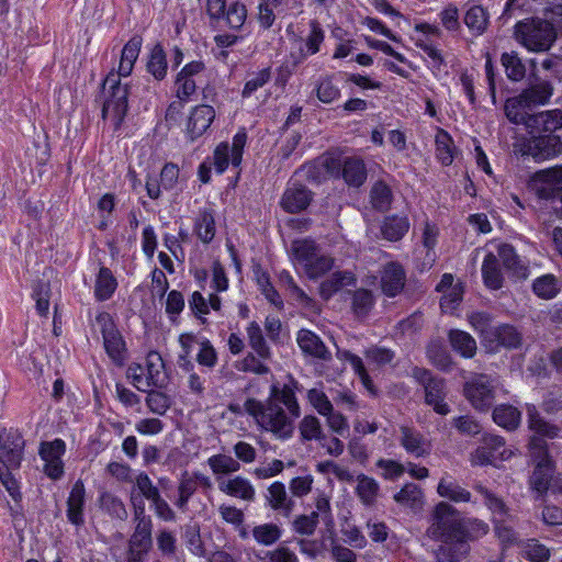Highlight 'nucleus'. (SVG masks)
<instances>
[{
  "label": "nucleus",
  "instance_id": "obj_26",
  "mask_svg": "<svg viewBox=\"0 0 562 562\" xmlns=\"http://www.w3.org/2000/svg\"><path fill=\"white\" fill-rule=\"evenodd\" d=\"M86 504V488L83 482L78 480L71 487L67 499V519L76 526L85 522L83 508Z\"/></svg>",
  "mask_w": 562,
  "mask_h": 562
},
{
  "label": "nucleus",
  "instance_id": "obj_33",
  "mask_svg": "<svg viewBox=\"0 0 562 562\" xmlns=\"http://www.w3.org/2000/svg\"><path fill=\"white\" fill-rule=\"evenodd\" d=\"M409 227L406 215H389L382 222L381 234L389 241H398L407 234Z\"/></svg>",
  "mask_w": 562,
  "mask_h": 562
},
{
  "label": "nucleus",
  "instance_id": "obj_24",
  "mask_svg": "<svg viewBox=\"0 0 562 562\" xmlns=\"http://www.w3.org/2000/svg\"><path fill=\"white\" fill-rule=\"evenodd\" d=\"M268 506L284 517H289L294 508V501L288 495L285 485L279 481L273 482L265 494Z\"/></svg>",
  "mask_w": 562,
  "mask_h": 562
},
{
  "label": "nucleus",
  "instance_id": "obj_13",
  "mask_svg": "<svg viewBox=\"0 0 562 562\" xmlns=\"http://www.w3.org/2000/svg\"><path fill=\"white\" fill-rule=\"evenodd\" d=\"M555 469L551 457H541L535 462V468L529 476V488L535 494L536 501H543L548 494Z\"/></svg>",
  "mask_w": 562,
  "mask_h": 562
},
{
  "label": "nucleus",
  "instance_id": "obj_37",
  "mask_svg": "<svg viewBox=\"0 0 562 562\" xmlns=\"http://www.w3.org/2000/svg\"><path fill=\"white\" fill-rule=\"evenodd\" d=\"M437 492L441 497L448 498L454 503L471 502V493L448 474L442 476L439 481Z\"/></svg>",
  "mask_w": 562,
  "mask_h": 562
},
{
  "label": "nucleus",
  "instance_id": "obj_6",
  "mask_svg": "<svg viewBox=\"0 0 562 562\" xmlns=\"http://www.w3.org/2000/svg\"><path fill=\"white\" fill-rule=\"evenodd\" d=\"M463 390L464 396L475 409L487 411L502 391V382L497 374L472 373Z\"/></svg>",
  "mask_w": 562,
  "mask_h": 562
},
{
  "label": "nucleus",
  "instance_id": "obj_55",
  "mask_svg": "<svg viewBox=\"0 0 562 562\" xmlns=\"http://www.w3.org/2000/svg\"><path fill=\"white\" fill-rule=\"evenodd\" d=\"M315 90L317 99L323 103H333L340 98V88L334 82L333 76L319 78Z\"/></svg>",
  "mask_w": 562,
  "mask_h": 562
},
{
  "label": "nucleus",
  "instance_id": "obj_12",
  "mask_svg": "<svg viewBox=\"0 0 562 562\" xmlns=\"http://www.w3.org/2000/svg\"><path fill=\"white\" fill-rule=\"evenodd\" d=\"M65 452L66 443L60 438L41 442L38 454L44 461V473L49 479L59 480L64 475L63 456Z\"/></svg>",
  "mask_w": 562,
  "mask_h": 562
},
{
  "label": "nucleus",
  "instance_id": "obj_38",
  "mask_svg": "<svg viewBox=\"0 0 562 562\" xmlns=\"http://www.w3.org/2000/svg\"><path fill=\"white\" fill-rule=\"evenodd\" d=\"M116 288L117 281L113 272L106 267H101L94 283L95 299L100 302L111 299Z\"/></svg>",
  "mask_w": 562,
  "mask_h": 562
},
{
  "label": "nucleus",
  "instance_id": "obj_15",
  "mask_svg": "<svg viewBox=\"0 0 562 562\" xmlns=\"http://www.w3.org/2000/svg\"><path fill=\"white\" fill-rule=\"evenodd\" d=\"M205 66L202 61L187 64L178 74L176 79L177 97L181 101H188L200 85Z\"/></svg>",
  "mask_w": 562,
  "mask_h": 562
},
{
  "label": "nucleus",
  "instance_id": "obj_36",
  "mask_svg": "<svg viewBox=\"0 0 562 562\" xmlns=\"http://www.w3.org/2000/svg\"><path fill=\"white\" fill-rule=\"evenodd\" d=\"M448 338L452 349L461 357L471 359L475 356L477 350L476 341L469 333L451 329Z\"/></svg>",
  "mask_w": 562,
  "mask_h": 562
},
{
  "label": "nucleus",
  "instance_id": "obj_59",
  "mask_svg": "<svg viewBox=\"0 0 562 562\" xmlns=\"http://www.w3.org/2000/svg\"><path fill=\"white\" fill-rule=\"evenodd\" d=\"M325 40V32L322 29L321 24L313 20L310 22V33L304 40V45L302 46L305 49V53L308 56L315 55L319 52L321 45Z\"/></svg>",
  "mask_w": 562,
  "mask_h": 562
},
{
  "label": "nucleus",
  "instance_id": "obj_63",
  "mask_svg": "<svg viewBox=\"0 0 562 562\" xmlns=\"http://www.w3.org/2000/svg\"><path fill=\"white\" fill-rule=\"evenodd\" d=\"M299 429L304 440L322 439V425L316 416H304L303 419L300 422Z\"/></svg>",
  "mask_w": 562,
  "mask_h": 562
},
{
  "label": "nucleus",
  "instance_id": "obj_43",
  "mask_svg": "<svg viewBox=\"0 0 562 562\" xmlns=\"http://www.w3.org/2000/svg\"><path fill=\"white\" fill-rule=\"evenodd\" d=\"M435 144L437 159L443 166H450L453 162L456 154V147L450 134L447 131L439 128L435 137Z\"/></svg>",
  "mask_w": 562,
  "mask_h": 562
},
{
  "label": "nucleus",
  "instance_id": "obj_39",
  "mask_svg": "<svg viewBox=\"0 0 562 562\" xmlns=\"http://www.w3.org/2000/svg\"><path fill=\"white\" fill-rule=\"evenodd\" d=\"M393 498L398 505L413 510L420 509L424 504V493L415 483H406Z\"/></svg>",
  "mask_w": 562,
  "mask_h": 562
},
{
  "label": "nucleus",
  "instance_id": "obj_31",
  "mask_svg": "<svg viewBox=\"0 0 562 562\" xmlns=\"http://www.w3.org/2000/svg\"><path fill=\"white\" fill-rule=\"evenodd\" d=\"M355 492L364 507L372 508L376 505L380 495V484L371 476L359 474Z\"/></svg>",
  "mask_w": 562,
  "mask_h": 562
},
{
  "label": "nucleus",
  "instance_id": "obj_34",
  "mask_svg": "<svg viewBox=\"0 0 562 562\" xmlns=\"http://www.w3.org/2000/svg\"><path fill=\"white\" fill-rule=\"evenodd\" d=\"M355 276L350 271H335L319 285V295L323 300H329L334 294L345 286L353 285Z\"/></svg>",
  "mask_w": 562,
  "mask_h": 562
},
{
  "label": "nucleus",
  "instance_id": "obj_46",
  "mask_svg": "<svg viewBox=\"0 0 562 562\" xmlns=\"http://www.w3.org/2000/svg\"><path fill=\"white\" fill-rule=\"evenodd\" d=\"M283 530L273 522H265L252 528L251 535L258 544L270 547L277 543L282 537Z\"/></svg>",
  "mask_w": 562,
  "mask_h": 562
},
{
  "label": "nucleus",
  "instance_id": "obj_48",
  "mask_svg": "<svg viewBox=\"0 0 562 562\" xmlns=\"http://www.w3.org/2000/svg\"><path fill=\"white\" fill-rule=\"evenodd\" d=\"M336 356L339 360L349 362L355 373L360 378L363 386L370 392L373 391L372 380L360 357L349 350L341 349H337Z\"/></svg>",
  "mask_w": 562,
  "mask_h": 562
},
{
  "label": "nucleus",
  "instance_id": "obj_28",
  "mask_svg": "<svg viewBox=\"0 0 562 562\" xmlns=\"http://www.w3.org/2000/svg\"><path fill=\"white\" fill-rule=\"evenodd\" d=\"M404 284L405 272L403 268L395 262L387 263L381 276L382 292L390 297H394L401 293Z\"/></svg>",
  "mask_w": 562,
  "mask_h": 562
},
{
  "label": "nucleus",
  "instance_id": "obj_47",
  "mask_svg": "<svg viewBox=\"0 0 562 562\" xmlns=\"http://www.w3.org/2000/svg\"><path fill=\"white\" fill-rule=\"evenodd\" d=\"M207 464L212 470L213 474L217 477H224V475L235 473L240 470V463L228 454H214L207 459Z\"/></svg>",
  "mask_w": 562,
  "mask_h": 562
},
{
  "label": "nucleus",
  "instance_id": "obj_23",
  "mask_svg": "<svg viewBox=\"0 0 562 562\" xmlns=\"http://www.w3.org/2000/svg\"><path fill=\"white\" fill-rule=\"evenodd\" d=\"M499 263L516 279H526L529 274V267L515 251L509 244H501L496 254Z\"/></svg>",
  "mask_w": 562,
  "mask_h": 562
},
{
  "label": "nucleus",
  "instance_id": "obj_30",
  "mask_svg": "<svg viewBox=\"0 0 562 562\" xmlns=\"http://www.w3.org/2000/svg\"><path fill=\"white\" fill-rule=\"evenodd\" d=\"M533 108L528 104V102L522 99V95L519 93L515 97L508 98L504 105L505 115L509 122L516 125H526L529 117L532 115L530 111Z\"/></svg>",
  "mask_w": 562,
  "mask_h": 562
},
{
  "label": "nucleus",
  "instance_id": "obj_58",
  "mask_svg": "<svg viewBox=\"0 0 562 562\" xmlns=\"http://www.w3.org/2000/svg\"><path fill=\"white\" fill-rule=\"evenodd\" d=\"M484 447H487L495 460H508L513 452L506 448L505 439L498 435L486 434L482 438Z\"/></svg>",
  "mask_w": 562,
  "mask_h": 562
},
{
  "label": "nucleus",
  "instance_id": "obj_5",
  "mask_svg": "<svg viewBox=\"0 0 562 562\" xmlns=\"http://www.w3.org/2000/svg\"><path fill=\"white\" fill-rule=\"evenodd\" d=\"M515 37L530 52H547L557 38L553 25L541 19L520 21L515 25Z\"/></svg>",
  "mask_w": 562,
  "mask_h": 562
},
{
  "label": "nucleus",
  "instance_id": "obj_62",
  "mask_svg": "<svg viewBox=\"0 0 562 562\" xmlns=\"http://www.w3.org/2000/svg\"><path fill=\"white\" fill-rule=\"evenodd\" d=\"M374 305L371 291L359 289L352 295V310L358 316H366Z\"/></svg>",
  "mask_w": 562,
  "mask_h": 562
},
{
  "label": "nucleus",
  "instance_id": "obj_44",
  "mask_svg": "<svg viewBox=\"0 0 562 562\" xmlns=\"http://www.w3.org/2000/svg\"><path fill=\"white\" fill-rule=\"evenodd\" d=\"M463 22L469 31L477 36L485 32L488 23V14L483 7L472 5L467 10Z\"/></svg>",
  "mask_w": 562,
  "mask_h": 562
},
{
  "label": "nucleus",
  "instance_id": "obj_14",
  "mask_svg": "<svg viewBox=\"0 0 562 562\" xmlns=\"http://www.w3.org/2000/svg\"><path fill=\"white\" fill-rule=\"evenodd\" d=\"M522 336L518 329L509 324H501L493 327L486 336L483 346L490 352H497L501 348L514 349L521 345Z\"/></svg>",
  "mask_w": 562,
  "mask_h": 562
},
{
  "label": "nucleus",
  "instance_id": "obj_64",
  "mask_svg": "<svg viewBox=\"0 0 562 562\" xmlns=\"http://www.w3.org/2000/svg\"><path fill=\"white\" fill-rule=\"evenodd\" d=\"M259 559L265 562H299L296 554L285 546L266 551Z\"/></svg>",
  "mask_w": 562,
  "mask_h": 562
},
{
  "label": "nucleus",
  "instance_id": "obj_40",
  "mask_svg": "<svg viewBox=\"0 0 562 562\" xmlns=\"http://www.w3.org/2000/svg\"><path fill=\"white\" fill-rule=\"evenodd\" d=\"M248 344L256 355L263 360H270L272 352L263 336L260 325L252 321L246 327Z\"/></svg>",
  "mask_w": 562,
  "mask_h": 562
},
{
  "label": "nucleus",
  "instance_id": "obj_2",
  "mask_svg": "<svg viewBox=\"0 0 562 562\" xmlns=\"http://www.w3.org/2000/svg\"><path fill=\"white\" fill-rule=\"evenodd\" d=\"M293 262L310 279H318L334 267L335 259L311 238L296 239L291 245Z\"/></svg>",
  "mask_w": 562,
  "mask_h": 562
},
{
  "label": "nucleus",
  "instance_id": "obj_17",
  "mask_svg": "<svg viewBox=\"0 0 562 562\" xmlns=\"http://www.w3.org/2000/svg\"><path fill=\"white\" fill-rule=\"evenodd\" d=\"M400 445L411 456L415 458H425L430 454L431 441L414 427H400Z\"/></svg>",
  "mask_w": 562,
  "mask_h": 562
},
{
  "label": "nucleus",
  "instance_id": "obj_60",
  "mask_svg": "<svg viewBox=\"0 0 562 562\" xmlns=\"http://www.w3.org/2000/svg\"><path fill=\"white\" fill-rule=\"evenodd\" d=\"M101 508L120 520L127 518V510L122 499L111 493H103L100 497Z\"/></svg>",
  "mask_w": 562,
  "mask_h": 562
},
{
  "label": "nucleus",
  "instance_id": "obj_10",
  "mask_svg": "<svg viewBox=\"0 0 562 562\" xmlns=\"http://www.w3.org/2000/svg\"><path fill=\"white\" fill-rule=\"evenodd\" d=\"M95 322L100 327L104 349L108 356L115 364L122 366L124 363L126 352L125 341L116 329L112 317L108 313H100L97 316Z\"/></svg>",
  "mask_w": 562,
  "mask_h": 562
},
{
  "label": "nucleus",
  "instance_id": "obj_54",
  "mask_svg": "<svg viewBox=\"0 0 562 562\" xmlns=\"http://www.w3.org/2000/svg\"><path fill=\"white\" fill-rule=\"evenodd\" d=\"M182 539L187 549L195 557H205L206 550L201 538L200 527L198 525H188L184 528Z\"/></svg>",
  "mask_w": 562,
  "mask_h": 562
},
{
  "label": "nucleus",
  "instance_id": "obj_4",
  "mask_svg": "<svg viewBox=\"0 0 562 562\" xmlns=\"http://www.w3.org/2000/svg\"><path fill=\"white\" fill-rule=\"evenodd\" d=\"M102 91L104 94L102 117L110 120L114 130H119L128 109V86L122 83L120 76L112 70L103 80Z\"/></svg>",
  "mask_w": 562,
  "mask_h": 562
},
{
  "label": "nucleus",
  "instance_id": "obj_57",
  "mask_svg": "<svg viewBox=\"0 0 562 562\" xmlns=\"http://www.w3.org/2000/svg\"><path fill=\"white\" fill-rule=\"evenodd\" d=\"M532 290L541 299H553L559 293L557 278L553 274L541 276L533 281Z\"/></svg>",
  "mask_w": 562,
  "mask_h": 562
},
{
  "label": "nucleus",
  "instance_id": "obj_32",
  "mask_svg": "<svg viewBox=\"0 0 562 562\" xmlns=\"http://www.w3.org/2000/svg\"><path fill=\"white\" fill-rule=\"evenodd\" d=\"M165 363L161 356L156 351H150L145 360V374L147 378V385L151 387L161 389L167 383V378L164 372Z\"/></svg>",
  "mask_w": 562,
  "mask_h": 562
},
{
  "label": "nucleus",
  "instance_id": "obj_8",
  "mask_svg": "<svg viewBox=\"0 0 562 562\" xmlns=\"http://www.w3.org/2000/svg\"><path fill=\"white\" fill-rule=\"evenodd\" d=\"M488 525L477 518H463L459 521L458 533L453 550L445 559L437 553L438 562H457L459 559L468 554L470 547L469 541H475L484 537L488 532Z\"/></svg>",
  "mask_w": 562,
  "mask_h": 562
},
{
  "label": "nucleus",
  "instance_id": "obj_53",
  "mask_svg": "<svg viewBox=\"0 0 562 562\" xmlns=\"http://www.w3.org/2000/svg\"><path fill=\"white\" fill-rule=\"evenodd\" d=\"M145 398L148 409L156 415L164 416L172 405V398L165 392L158 390H147Z\"/></svg>",
  "mask_w": 562,
  "mask_h": 562
},
{
  "label": "nucleus",
  "instance_id": "obj_41",
  "mask_svg": "<svg viewBox=\"0 0 562 562\" xmlns=\"http://www.w3.org/2000/svg\"><path fill=\"white\" fill-rule=\"evenodd\" d=\"M493 420L507 430H515L521 420V413L513 405L502 404L494 408Z\"/></svg>",
  "mask_w": 562,
  "mask_h": 562
},
{
  "label": "nucleus",
  "instance_id": "obj_56",
  "mask_svg": "<svg viewBox=\"0 0 562 562\" xmlns=\"http://www.w3.org/2000/svg\"><path fill=\"white\" fill-rule=\"evenodd\" d=\"M266 361L258 355L248 352L244 359L236 362L235 367L240 372L265 375L270 372V368L265 363Z\"/></svg>",
  "mask_w": 562,
  "mask_h": 562
},
{
  "label": "nucleus",
  "instance_id": "obj_51",
  "mask_svg": "<svg viewBox=\"0 0 562 562\" xmlns=\"http://www.w3.org/2000/svg\"><path fill=\"white\" fill-rule=\"evenodd\" d=\"M370 199L373 209L380 212H385L391 206L393 194L387 184L382 181H378L371 188Z\"/></svg>",
  "mask_w": 562,
  "mask_h": 562
},
{
  "label": "nucleus",
  "instance_id": "obj_29",
  "mask_svg": "<svg viewBox=\"0 0 562 562\" xmlns=\"http://www.w3.org/2000/svg\"><path fill=\"white\" fill-rule=\"evenodd\" d=\"M142 44V37L135 35L131 37L128 42L124 45L121 53V59L117 71H114L117 76H120V78L128 77L132 74L134 64L139 55Z\"/></svg>",
  "mask_w": 562,
  "mask_h": 562
},
{
  "label": "nucleus",
  "instance_id": "obj_61",
  "mask_svg": "<svg viewBox=\"0 0 562 562\" xmlns=\"http://www.w3.org/2000/svg\"><path fill=\"white\" fill-rule=\"evenodd\" d=\"M271 79V68L267 67L263 69H260L246 80L241 95L243 98H249L251 97L258 89L262 88L265 85H267Z\"/></svg>",
  "mask_w": 562,
  "mask_h": 562
},
{
  "label": "nucleus",
  "instance_id": "obj_22",
  "mask_svg": "<svg viewBox=\"0 0 562 562\" xmlns=\"http://www.w3.org/2000/svg\"><path fill=\"white\" fill-rule=\"evenodd\" d=\"M215 117V111L213 106L207 104H201L195 106L188 120L187 135L191 142L202 136L210 127L211 123Z\"/></svg>",
  "mask_w": 562,
  "mask_h": 562
},
{
  "label": "nucleus",
  "instance_id": "obj_45",
  "mask_svg": "<svg viewBox=\"0 0 562 562\" xmlns=\"http://www.w3.org/2000/svg\"><path fill=\"white\" fill-rule=\"evenodd\" d=\"M540 194L544 199L560 200L562 198V167L550 169L544 176Z\"/></svg>",
  "mask_w": 562,
  "mask_h": 562
},
{
  "label": "nucleus",
  "instance_id": "obj_16",
  "mask_svg": "<svg viewBox=\"0 0 562 562\" xmlns=\"http://www.w3.org/2000/svg\"><path fill=\"white\" fill-rule=\"evenodd\" d=\"M312 200L313 193L307 187L299 182H289L281 196L280 206L286 213L294 214L307 209Z\"/></svg>",
  "mask_w": 562,
  "mask_h": 562
},
{
  "label": "nucleus",
  "instance_id": "obj_35",
  "mask_svg": "<svg viewBox=\"0 0 562 562\" xmlns=\"http://www.w3.org/2000/svg\"><path fill=\"white\" fill-rule=\"evenodd\" d=\"M482 277L488 289L498 290L503 286L504 276L495 254L488 252L485 256L482 263Z\"/></svg>",
  "mask_w": 562,
  "mask_h": 562
},
{
  "label": "nucleus",
  "instance_id": "obj_3",
  "mask_svg": "<svg viewBox=\"0 0 562 562\" xmlns=\"http://www.w3.org/2000/svg\"><path fill=\"white\" fill-rule=\"evenodd\" d=\"M459 521L458 510L446 502L437 504L431 513L430 525L426 533L430 539L442 542L437 552L442 559L453 550Z\"/></svg>",
  "mask_w": 562,
  "mask_h": 562
},
{
  "label": "nucleus",
  "instance_id": "obj_9",
  "mask_svg": "<svg viewBox=\"0 0 562 562\" xmlns=\"http://www.w3.org/2000/svg\"><path fill=\"white\" fill-rule=\"evenodd\" d=\"M413 378L424 387L425 403L434 408L439 415L450 413L449 405L445 402L447 387L443 379L435 376L429 370L414 368Z\"/></svg>",
  "mask_w": 562,
  "mask_h": 562
},
{
  "label": "nucleus",
  "instance_id": "obj_7",
  "mask_svg": "<svg viewBox=\"0 0 562 562\" xmlns=\"http://www.w3.org/2000/svg\"><path fill=\"white\" fill-rule=\"evenodd\" d=\"M526 414L528 428L535 432L528 442L533 461L537 462L544 454L551 457L543 437L549 439L559 438L561 434L560 427L543 418L535 404H526Z\"/></svg>",
  "mask_w": 562,
  "mask_h": 562
},
{
  "label": "nucleus",
  "instance_id": "obj_25",
  "mask_svg": "<svg viewBox=\"0 0 562 562\" xmlns=\"http://www.w3.org/2000/svg\"><path fill=\"white\" fill-rule=\"evenodd\" d=\"M561 149V139L553 134L535 135L529 144V151L538 161L555 157Z\"/></svg>",
  "mask_w": 562,
  "mask_h": 562
},
{
  "label": "nucleus",
  "instance_id": "obj_1",
  "mask_svg": "<svg viewBox=\"0 0 562 562\" xmlns=\"http://www.w3.org/2000/svg\"><path fill=\"white\" fill-rule=\"evenodd\" d=\"M295 386V381L281 387L272 384L269 397L265 402L248 398L244 403L245 412L254 417L262 430L281 440L290 439L294 432V423L301 416Z\"/></svg>",
  "mask_w": 562,
  "mask_h": 562
},
{
  "label": "nucleus",
  "instance_id": "obj_49",
  "mask_svg": "<svg viewBox=\"0 0 562 562\" xmlns=\"http://www.w3.org/2000/svg\"><path fill=\"white\" fill-rule=\"evenodd\" d=\"M146 67L156 80H162L166 77L168 64L161 45L157 44L153 47Z\"/></svg>",
  "mask_w": 562,
  "mask_h": 562
},
{
  "label": "nucleus",
  "instance_id": "obj_20",
  "mask_svg": "<svg viewBox=\"0 0 562 562\" xmlns=\"http://www.w3.org/2000/svg\"><path fill=\"white\" fill-rule=\"evenodd\" d=\"M525 126L532 135L553 134L562 127V111L555 109L532 114Z\"/></svg>",
  "mask_w": 562,
  "mask_h": 562
},
{
  "label": "nucleus",
  "instance_id": "obj_21",
  "mask_svg": "<svg viewBox=\"0 0 562 562\" xmlns=\"http://www.w3.org/2000/svg\"><path fill=\"white\" fill-rule=\"evenodd\" d=\"M218 490L232 497L243 499L245 502H252L256 496V491L251 482L241 476L236 475L233 477H217Z\"/></svg>",
  "mask_w": 562,
  "mask_h": 562
},
{
  "label": "nucleus",
  "instance_id": "obj_42",
  "mask_svg": "<svg viewBox=\"0 0 562 562\" xmlns=\"http://www.w3.org/2000/svg\"><path fill=\"white\" fill-rule=\"evenodd\" d=\"M215 232L213 211L207 209L201 210L194 222V233L202 243L209 244L213 240Z\"/></svg>",
  "mask_w": 562,
  "mask_h": 562
},
{
  "label": "nucleus",
  "instance_id": "obj_11",
  "mask_svg": "<svg viewBox=\"0 0 562 562\" xmlns=\"http://www.w3.org/2000/svg\"><path fill=\"white\" fill-rule=\"evenodd\" d=\"M326 168L330 176L341 177L348 186L360 187L367 179V168L361 158L346 157L342 160L327 159Z\"/></svg>",
  "mask_w": 562,
  "mask_h": 562
},
{
  "label": "nucleus",
  "instance_id": "obj_50",
  "mask_svg": "<svg viewBox=\"0 0 562 562\" xmlns=\"http://www.w3.org/2000/svg\"><path fill=\"white\" fill-rule=\"evenodd\" d=\"M501 61L509 80L520 81L525 77L526 67L516 52L503 53Z\"/></svg>",
  "mask_w": 562,
  "mask_h": 562
},
{
  "label": "nucleus",
  "instance_id": "obj_52",
  "mask_svg": "<svg viewBox=\"0 0 562 562\" xmlns=\"http://www.w3.org/2000/svg\"><path fill=\"white\" fill-rule=\"evenodd\" d=\"M226 25L234 31H239L246 22L247 9L246 5L239 1L231 2L224 10V18Z\"/></svg>",
  "mask_w": 562,
  "mask_h": 562
},
{
  "label": "nucleus",
  "instance_id": "obj_18",
  "mask_svg": "<svg viewBox=\"0 0 562 562\" xmlns=\"http://www.w3.org/2000/svg\"><path fill=\"white\" fill-rule=\"evenodd\" d=\"M24 439L18 430H0V450L5 457L9 468L18 469L23 457Z\"/></svg>",
  "mask_w": 562,
  "mask_h": 562
},
{
  "label": "nucleus",
  "instance_id": "obj_19",
  "mask_svg": "<svg viewBox=\"0 0 562 562\" xmlns=\"http://www.w3.org/2000/svg\"><path fill=\"white\" fill-rule=\"evenodd\" d=\"M553 91L554 88L550 80L539 76H531L528 79L527 87L520 91V94L535 109L548 104L553 95Z\"/></svg>",
  "mask_w": 562,
  "mask_h": 562
},
{
  "label": "nucleus",
  "instance_id": "obj_27",
  "mask_svg": "<svg viewBox=\"0 0 562 562\" xmlns=\"http://www.w3.org/2000/svg\"><path fill=\"white\" fill-rule=\"evenodd\" d=\"M296 341L304 353L324 361L330 360V351L315 333L308 329H301L297 333Z\"/></svg>",
  "mask_w": 562,
  "mask_h": 562
}]
</instances>
